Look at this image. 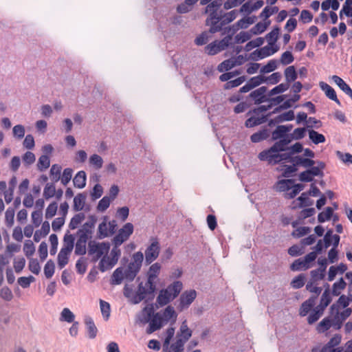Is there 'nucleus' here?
I'll return each mask as SVG.
<instances>
[{"mask_svg": "<svg viewBox=\"0 0 352 352\" xmlns=\"http://www.w3.org/2000/svg\"><path fill=\"white\" fill-rule=\"evenodd\" d=\"M182 288V283L179 280H176L169 285L166 289H161L156 299L158 306L163 307L168 305L177 297Z\"/></svg>", "mask_w": 352, "mask_h": 352, "instance_id": "1", "label": "nucleus"}, {"mask_svg": "<svg viewBox=\"0 0 352 352\" xmlns=\"http://www.w3.org/2000/svg\"><path fill=\"white\" fill-rule=\"evenodd\" d=\"M143 311L146 315L141 320L143 323L149 322V327L146 329V333L151 334L154 331L161 329L163 326L164 318L160 312L154 313V309L151 305V307H145Z\"/></svg>", "mask_w": 352, "mask_h": 352, "instance_id": "2", "label": "nucleus"}, {"mask_svg": "<svg viewBox=\"0 0 352 352\" xmlns=\"http://www.w3.org/2000/svg\"><path fill=\"white\" fill-rule=\"evenodd\" d=\"M109 242H96V241H89L88 242V255L90 256L92 263L97 262L104 255L107 254L110 249Z\"/></svg>", "mask_w": 352, "mask_h": 352, "instance_id": "3", "label": "nucleus"}, {"mask_svg": "<svg viewBox=\"0 0 352 352\" xmlns=\"http://www.w3.org/2000/svg\"><path fill=\"white\" fill-rule=\"evenodd\" d=\"M113 245L110 255H104L99 262L98 268L102 272L113 268L117 264L121 255V250L119 248L120 245H116V244H113Z\"/></svg>", "mask_w": 352, "mask_h": 352, "instance_id": "4", "label": "nucleus"}, {"mask_svg": "<svg viewBox=\"0 0 352 352\" xmlns=\"http://www.w3.org/2000/svg\"><path fill=\"white\" fill-rule=\"evenodd\" d=\"M144 255L142 252H135L132 257V261L128 265L124 271V277L129 281H133L140 270Z\"/></svg>", "mask_w": 352, "mask_h": 352, "instance_id": "5", "label": "nucleus"}, {"mask_svg": "<svg viewBox=\"0 0 352 352\" xmlns=\"http://www.w3.org/2000/svg\"><path fill=\"white\" fill-rule=\"evenodd\" d=\"M156 290L155 283L151 285L147 284V281L144 285L142 282L139 283L138 290L135 293L133 300V304L136 305L140 303L141 301L144 300L147 296H151L152 298L154 296V293Z\"/></svg>", "mask_w": 352, "mask_h": 352, "instance_id": "6", "label": "nucleus"}, {"mask_svg": "<svg viewBox=\"0 0 352 352\" xmlns=\"http://www.w3.org/2000/svg\"><path fill=\"white\" fill-rule=\"evenodd\" d=\"M231 40L232 35H228L221 41H214L206 46V52L208 55H215L228 47Z\"/></svg>", "mask_w": 352, "mask_h": 352, "instance_id": "7", "label": "nucleus"}, {"mask_svg": "<svg viewBox=\"0 0 352 352\" xmlns=\"http://www.w3.org/2000/svg\"><path fill=\"white\" fill-rule=\"evenodd\" d=\"M133 225L131 223H126L121 229L119 230L118 234L113 238L112 244L116 245H121L124 242L127 241L129 236L133 234Z\"/></svg>", "mask_w": 352, "mask_h": 352, "instance_id": "8", "label": "nucleus"}, {"mask_svg": "<svg viewBox=\"0 0 352 352\" xmlns=\"http://www.w3.org/2000/svg\"><path fill=\"white\" fill-rule=\"evenodd\" d=\"M152 243L147 247L145 250V263L150 265L159 256L160 251V245L156 239H152Z\"/></svg>", "mask_w": 352, "mask_h": 352, "instance_id": "9", "label": "nucleus"}, {"mask_svg": "<svg viewBox=\"0 0 352 352\" xmlns=\"http://www.w3.org/2000/svg\"><path fill=\"white\" fill-rule=\"evenodd\" d=\"M280 151H272L271 147L265 149L258 155V158L261 161L267 162L269 165H276L280 163Z\"/></svg>", "mask_w": 352, "mask_h": 352, "instance_id": "10", "label": "nucleus"}, {"mask_svg": "<svg viewBox=\"0 0 352 352\" xmlns=\"http://www.w3.org/2000/svg\"><path fill=\"white\" fill-rule=\"evenodd\" d=\"M197 296V292L194 289L185 291L179 298V303L177 309L182 311L183 310L189 307L192 302L195 300Z\"/></svg>", "mask_w": 352, "mask_h": 352, "instance_id": "11", "label": "nucleus"}, {"mask_svg": "<svg viewBox=\"0 0 352 352\" xmlns=\"http://www.w3.org/2000/svg\"><path fill=\"white\" fill-rule=\"evenodd\" d=\"M97 221V219L95 216H89V220L85 222L81 228H80L77 232V236H84L86 239H91L92 237V234L94 232V228L95 227L96 223Z\"/></svg>", "mask_w": 352, "mask_h": 352, "instance_id": "12", "label": "nucleus"}, {"mask_svg": "<svg viewBox=\"0 0 352 352\" xmlns=\"http://www.w3.org/2000/svg\"><path fill=\"white\" fill-rule=\"evenodd\" d=\"M278 47L277 46L272 48L268 46H265L259 50L254 51L250 54V58L254 60H258L274 54L278 51Z\"/></svg>", "mask_w": 352, "mask_h": 352, "instance_id": "13", "label": "nucleus"}, {"mask_svg": "<svg viewBox=\"0 0 352 352\" xmlns=\"http://www.w3.org/2000/svg\"><path fill=\"white\" fill-rule=\"evenodd\" d=\"M265 82V79H264V76L258 75L256 76H254L251 78L247 83L240 88V93H246L252 89L259 86L262 83Z\"/></svg>", "mask_w": 352, "mask_h": 352, "instance_id": "14", "label": "nucleus"}, {"mask_svg": "<svg viewBox=\"0 0 352 352\" xmlns=\"http://www.w3.org/2000/svg\"><path fill=\"white\" fill-rule=\"evenodd\" d=\"M267 90V88L266 87H261L252 91L250 94L249 97L254 101L255 104H260L268 100V98L265 95Z\"/></svg>", "mask_w": 352, "mask_h": 352, "instance_id": "15", "label": "nucleus"}, {"mask_svg": "<svg viewBox=\"0 0 352 352\" xmlns=\"http://www.w3.org/2000/svg\"><path fill=\"white\" fill-rule=\"evenodd\" d=\"M161 265L159 263H155L151 265L147 272V284L152 286V283H155V280L160 274Z\"/></svg>", "mask_w": 352, "mask_h": 352, "instance_id": "16", "label": "nucleus"}, {"mask_svg": "<svg viewBox=\"0 0 352 352\" xmlns=\"http://www.w3.org/2000/svg\"><path fill=\"white\" fill-rule=\"evenodd\" d=\"M192 331L188 328L187 321L185 320L182 322L180 326L177 337L178 339L182 340V341L186 343L192 336Z\"/></svg>", "mask_w": 352, "mask_h": 352, "instance_id": "17", "label": "nucleus"}, {"mask_svg": "<svg viewBox=\"0 0 352 352\" xmlns=\"http://www.w3.org/2000/svg\"><path fill=\"white\" fill-rule=\"evenodd\" d=\"M292 139L290 135L285 136V138H282L279 139V140L276 141L272 146V151H286L288 150L289 147L287 146L292 142Z\"/></svg>", "mask_w": 352, "mask_h": 352, "instance_id": "18", "label": "nucleus"}, {"mask_svg": "<svg viewBox=\"0 0 352 352\" xmlns=\"http://www.w3.org/2000/svg\"><path fill=\"white\" fill-rule=\"evenodd\" d=\"M316 296H311L303 302L299 309V315L304 317L308 314L316 304Z\"/></svg>", "mask_w": 352, "mask_h": 352, "instance_id": "19", "label": "nucleus"}, {"mask_svg": "<svg viewBox=\"0 0 352 352\" xmlns=\"http://www.w3.org/2000/svg\"><path fill=\"white\" fill-rule=\"evenodd\" d=\"M319 85L321 89L324 91L327 97L340 105V102L337 97L335 90L330 85L324 82H320Z\"/></svg>", "mask_w": 352, "mask_h": 352, "instance_id": "20", "label": "nucleus"}, {"mask_svg": "<svg viewBox=\"0 0 352 352\" xmlns=\"http://www.w3.org/2000/svg\"><path fill=\"white\" fill-rule=\"evenodd\" d=\"M88 240L89 239H86L84 236H78V239L75 245V254L82 256L86 254V244Z\"/></svg>", "mask_w": 352, "mask_h": 352, "instance_id": "21", "label": "nucleus"}, {"mask_svg": "<svg viewBox=\"0 0 352 352\" xmlns=\"http://www.w3.org/2000/svg\"><path fill=\"white\" fill-rule=\"evenodd\" d=\"M333 82L339 87V88L348 95L352 100V89L351 87L338 76L333 75L331 77Z\"/></svg>", "mask_w": 352, "mask_h": 352, "instance_id": "22", "label": "nucleus"}, {"mask_svg": "<svg viewBox=\"0 0 352 352\" xmlns=\"http://www.w3.org/2000/svg\"><path fill=\"white\" fill-rule=\"evenodd\" d=\"M332 327L331 318L327 316L324 318L316 326V331L318 333H323Z\"/></svg>", "mask_w": 352, "mask_h": 352, "instance_id": "23", "label": "nucleus"}, {"mask_svg": "<svg viewBox=\"0 0 352 352\" xmlns=\"http://www.w3.org/2000/svg\"><path fill=\"white\" fill-rule=\"evenodd\" d=\"M86 173L84 170H80L75 175L73 183L75 187L78 188H83L86 185Z\"/></svg>", "mask_w": 352, "mask_h": 352, "instance_id": "24", "label": "nucleus"}, {"mask_svg": "<svg viewBox=\"0 0 352 352\" xmlns=\"http://www.w3.org/2000/svg\"><path fill=\"white\" fill-rule=\"evenodd\" d=\"M270 136V131L267 129H263L250 136V140L254 143L260 142L267 139Z\"/></svg>", "mask_w": 352, "mask_h": 352, "instance_id": "25", "label": "nucleus"}, {"mask_svg": "<svg viewBox=\"0 0 352 352\" xmlns=\"http://www.w3.org/2000/svg\"><path fill=\"white\" fill-rule=\"evenodd\" d=\"M316 164H317V166H315L314 165L310 168H308V170L313 177L318 176L322 177L324 176L323 170L325 168L324 162L322 161H317L316 162Z\"/></svg>", "mask_w": 352, "mask_h": 352, "instance_id": "26", "label": "nucleus"}, {"mask_svg": "<svg viewBox=\"0 0 352 352\" xmlns=\"http://www.w3.org/2000/svg\"><path fill=\"white\" fill-rule=\"evenodd\" d=\"M124 277V272L122 267H118L113 272L111 278V285L121 284Z\"/></svg>", "mask_w": 352, "mask_h": 352, "instance_id": "27", "label": "nucleus"}, {"mask_svg": "<svg viewBox=\"0 0 352 352\" xmlns=\"http://www.w3.org/2000/svg\"><path fill=\"white\" fill-rule=\"evenodd\" d=\"M85 323L87 328L89 338L91 339L95 338L97 335L98 329L92 318L89 316H87L85 318Z\"/></svg>", "mask_w": 352, "mask_h": 352, "instance_id": "28", "label": "nucleus"}, {"mask_svg": "<svg viewBox=\"0 0 352 352\" xmlns=\"http://www.w3.org/2000/svg\"><path fill=\"white\" fill-rule=\"evenodd\" d=\"M74 236L72 234H65L63 239V247L61 250L71 254L74 246Z\"/></svg>", "mask_w": 352, "mask_h": 352, "instance_id": "29", "label": "nucleus"}, {"mask_svg": "<svg viewBox=\"0 0 352 352\" xmlns=\"http://www.w3.org/2000/svg\"><path fill=\"white\" fill-rule=\"evenodd\" d=\"M85 200V195L83 193L78 194L74 199V210L75 211L82 210L84 208Z\"/></svg>", "mask_w": 352, "mask_h": 352, "instance_id": "30", "label": "nucleus"}, {"mask_svg": "<svg viewBox=\"0 0 352 352\" xmlns=\"http://www.w3.org/2000/svg\"><path fill=\"white\" fill-rule=\"evenodd\" d=\"M109 234L110 233L108 225L107 223V219L105 217L104 221L99 224L97 238L99 239H102L109 236Z\"/></svg>", "mask_w": 352, "mask_h": 352, "instance_id": "31", "label": "nucleus"}, {"mask_svg": "<svg viewBox=\"0 0 352 352\" xmlns=\"http://www.w3.org/2000/svg\"><path fill=\"white\" fill-rule=\"evenodd\" d=\"M284 74L285 76L286 82L289 84L291 82L295 81L298 77L294 66H289L285 69Z\"/></svg>", "mask_w": 352, "mask_h": 352, "instance_id": "32", "label": "nucleus"}, {"mask_svg": "<svg viewBox=\"0 0 352 352\" xmlns=\"http://www.w3.org/2000/svg\"><path fill=\"white\" fill-rule=\"evenodd\" d=\"M85 215L84 213H78L75 214L71 219L69 223V228L71 230L76 229L85 219Z\"/></svg>", "mask_w": 352, "mask_h": 352, "instance_id": "33", "label": "nucleus"}, {"mask_svg": "<svg viewBox=\"0 0 352 352\" xmlns=\"http://www.w3.org/2000/svg\"><path fill=\"white\" fill-rule=\"evenodd\" d=\"M309 137L315 144L323 143L325 142V137L314 130H309Z\"/></svg>", "mask_w": 352, "mask_h": 352, "instance_id": "34", "label": "nucleus"}, {"mask_svg": "<svg viewBox=\"0 0 352 352\" xmlns=\"http://www.w3.org/2000/svg\"><path fill=\"white\" fill-rule=\"evenodd\" d=\"M162 316L164 318V321L168 322L171 318H173L175 321L177 318V315L174 308L172 306L169 305L165 308Z\"/></svg>", "mask_w": 352, "mask_h": 352, "instance_id": "35", "label": "nucleus"}, {"mask_svg": "<svg viewBox=\"0 0 352 352\" xmlns=\"http://www.w3.org/2000/svg\"><path fill=\"white\" fill-rule=\"evenodd\" d=\"M69 255L70 253L60 249L57 258L58 265L60 269L63 268L68 263Z\"/></svg>", "mask_w": 352, "mask_h": 352, "instance_id": "36", "label": "nucleus"}, {"mask_svg": "<svg viewBox=\"0 0 352 352\" xmlns=\"http://www.w3.org/2000/svg\"><path fill=\"white\" fill-rule=\"evenodd\" d=\"M309 267L310 265H307L302 258L295 260L290 266V269L292 271H299L300 270H306Z\"/></svg>", "mask_w": 352, "mask_h": 352, "instance_id": "37", "label": "nucleus"}, {"mask_svg": "<svg viewBox=\"0 0 352 352\" xmlns=\"http://www.w3.org/2000/svg\"><path fill=\"white\" fill-rule=\"evenodd\" d=\"M342 341V336L340 334H335L328 342L327 344L324 345L326 350L330 349L333 347L338 346Z\"/></svg>", "mask_w": 352, "mask_h": 352, "instance_id": "38", "label": "nucleus"}, {"mask_svg": "<svg viewBox=\"0 0 352 352\" xmlns=\"http://www.w3.org/2000/svg\"><path fill=\"white\" fill-rule=\"evenodd\" d=\"M265 121H266L265 116H263L261 118L251 117L245 121V126L247 128H252L255 126L264 123Z\"/></svg>", "mask_w": 352, "mask_h": 352, "instance_id": "39", "label": "nucleus"}, {"mask_svg": "<svg viewBox=\"0 0 352 352\" xmlns=\"http://www.w3.org/2000/svg\"><path fill=\"white\" fill-rule=\"evenodd\" d=\"M50 166V160L47 155H42L37 163V168L40 171H43Z\"/></svg>", "mask_w": 352, "mask_h": 352, "instance_id": "40", "label": "nucleus"}, {"mask_svg": "<svg viewBox=\"0 0 352 352\" xmlns=\"http://www.w3.org/2000/svg\"><path fill=\"white\" fill-rule=\"evenodd\" d=\"M288 135L289 134L286 133L283 125H278L272 133V140L275 141Z\"/></svg>", "mask_w": 352, "mask_h": 352, "instance_id": "41", "label": "nucleus"}, {"mask_svg": "<svg viewBox=\"0 0 352 352\" xmlns=\"http://www.w3.org/2000/svg\"><path fill=\"white\" fill-rule=\"evenodd\" d=\"M61 166L58 164H53L50 168V174L51 179L57 182L60 179Z\"/></svg>", "mask_w": 352, "mask_h": 352, "instance_id": "42", "label": "nucleus"}, {"mask_svg": "<svg viewBox=\"0 0 352 352\" xmlns=\"http://www.w3.org/2000/svg\"><path fill=\"white\" fill-rule=\"evenodd\" d=\"M279 31V28L276 26L266 35L265 38L270 45L275 44L278 37Z\"/></svg>", "mask_w": 352, "mask_h": 352, "instance_id": "43", "label": "nucleus"}, {"mask_svg": "<svg viewBox=\"0 0 352 352\" xmlns=\"http://www.w3.org/2000/svg\"><path fill=\"white\" fill-rule=\"evenodd\" d=\"M346 285V282L342 278H340L338 282H336L333 285L332 294L338 296L340 294V291L345 289Z\"/></svg>", "mask_w": 352, "mask_h": 352, "instance_id": "44", "label": "nucleus"}, {"mask_svg": "<svg viewBox=\"0 0 352 352\" xmlns=\"http://www.w3.org/2000/svg\"><path fill=\"white\" fill-rule=\"evenodd\" d=\"M184 342L177 338L175 343L169 344L168 350L164 351V352H183Z\"/></svg>", "mask_w": 352, "mask_h": 352, "instance_id": "45", "label": "nucleus"}, {"mask_svg": "<svg viewBox=\"0 0 352 352\" xmlns=\"http://www.w3.org/2000/svg\"><path fill=\"white\" fill-rule=\"evenodd\" d=\"M333 209L331 207H327L324 212H321L318 215V221L320 223H323L325 221L329 220L333 216Z\"/></svg>", "mask_w": 352, "mask_h": 352, "instance_id": "46", "label": "nucleus"}, {"mask_svg": "<svg viewBox=\"0 0 352 352\" xmlns=\"http://www.w3.org/2000/svg\"><path fill=\"white\" fill-rule=\"evenodd\" d=\"M23 252L25 255L30 258L35 252V246L31 240H26L23 245Z\"/></svg>", "mask_w": 352, "mask_h": 352, "instance_id": "47", "label": "nucleus"}, {"mask_svg": "<svg viewBox=\"0 0 352 352\" xmlns=\"http://www.w3.org/2000/svg\"><path fill=\"white\" fill-rule=\"evenodd\" d=\"M304 187V185L302 184H294L292 186V191L286 193L285 197L289 199L294 198L301 190H303Z\"/></svg>", "mask_w": 352, "mask_h": 352, "instance_id": "48", "label": "nucleus"}, {"mask_svg": "<svg viewBox=\"0 0 352 352\" xmlns=\"http://www.w3.org/2000/svg\"><path fill=\"white\" fill-rule=\"evenodd\" d=\"M294 180L292 179H282L278 182V188L279 191L284 192L292 188Z\"/></svg>", "mask_w": 352, "mask_h": 352, "instance_id": "49", "label": "nucleus"}, {"mask_svg": "<svg viewBox=\"0 0 352 352\" xmlns=\"http://www.w3.org/2000/svg\"><path fill=\"white\" fill-rule=\"evenodd\" d=\"M245 80H246L245 76H240L238 78H236L234 80H230L224 85V89H232L234 87H236L241 85L244 81H245Z\"/></svg>", "mask_w": 352, "mask_h": 352, "instance_id": "50", "label": "nucleus"}, {"mask_svg": "<svg viewBox=\"0 0 352 352\" xmlns=\"http://www.w3.org/2000/svg\"><path fill=\"white\" fill-rule=\"evenodd\" d=\"M55 264L52 260H49L44 267V274L47 278H50L54 274Z\"/></svg>", "mask_w": 352, "mask_h": 352, "instance_id": "51", "label": "nucleus"}, {"mask_svg": "<svg viewBox=\"0 0 352 352\" xmlns=\"http://www.w3.org/2000/svg\"><path fill=\"white\" fill-rule=\"evenodd\" d=\"M270 23V21H267V23L258 22L250 30V32L252 34L255 35L261 34L265 31Z\"/></svg>", "mask_w": 352, "mask_h": 352, "instance_id": "52", "label": "nucleus"}, {"mask_svg": "<svg viewBox=\"0 0 352 352\" xmlns=\"http://www.w3.org/2000/svg\"><path fill=\"white\" fill-rule=\"evenodd\" d=\"M309 195L307 192H302L300 197H298L297 200H298L300 203L299 205V208H303L305 206H310L313 204V200L309 198Z\"/></svg>", "mask_w": 352, "mask_h": 352, "instance_id": "53", "label": "nucleus"}, {"mask_svg": "<svg viewBox=\"0 0 352 352\" xmlns=\"http://www.w3.org/2000/svg\"><path fill=\"white\" fill-rule=\"evenodd\" d=\"M305 276L303 274H300L296 276L291 282V286L294 289H300L305 285Z\"/></svg>", "mask_w": 352, "mask_h": 352, "instance_id": "54", "label": "nucleus"}, {"mask_svg": "<svg viewBox=\"0 0 352 352\" xmlns=\"http://www.w3.org/2000/svg\"><path fill=\"white\" fill-rule=\"evenodd\" d=\"M289 87V84L288 83H281L276 87H274L270 92L268 93V96L271 97L274 95L283 93L287 91Z\"/></svg>", "mask_w": 352, "mask_h": 352, "instance_id": "55", "label": "nucleus"}, {"mask_svg": "<svg viewBox=\"0 0 352 352\" xmlns=\"http://www.w3.org/2000/svg\"><path fill=\"white\" fill-rule=\"evenodd\" d=\"M56 188L54 184L47 183L43 190V196L46 199H49L55 196Z\"/></svg>", "mask_w": 352, "mask_h": 352, "instance_id": "56", "label": "nucleus"}, {"mask_svg": "<svg viewBox=\"0 0 352 352\" xmlns=\"http://www.w3.org/2000/svg\"><path fill=\"white\" fill-rule=\"evenodd\" d=\"M325 272L320 269H316L310 272L311 278L309 281L316 283L318 280H322L325 276Z\"/></svg>", "mask_w": 352, "mask_h": 352, "instance_id": "57", "label": "nucleus"}, {"mask_svg": "<svg viewBox=\"0 0 352 352\" xmlns=\"http://www.w3.org/2000/svg\"><path fill=\"white\" fill-rule=\"evenodd\" d=\"M263 42H264V40H263V38H261V37L256 38V39L250 41V42H248L245 45V46L244 47V50L246 52H249V51H250L252 49H253L254 47H257L261 46L263 45Z\"/></svg>", "mask_w": 352, "mask_h": 352, "instance_id": "58", "label": "nucleus"}, {"mask_svg": "<svg viewBox=\"0 0 352 352\" xmlns=\"http://www.w3.org/2000/svg\"><path fill=\"white\" fill-rule=\"evenodd\" d=\"M100 307L102 314L105 320H108L110 316V305L109 302L100 300Z\"/></svg>", "mask_w": 352, "mask_h": 352, "instance_id": "59", "label": "nucleus"}, {"mask_svg": "<svg viewBox=\"0 0 352 352\" xmlns=\"http://www.w3.org/2000/svg\"><path fill=\"white\" fill-rule=\"evenodd\" d=\"M294 118V112L292 110H289L276 117V121L280 122H283L284 121H291L293 120Z\"/></svg>", "mask_w": 352, "mask_h": 352, "instance_id": "60", "label": "nucleus"}, {"mask_svg": "<svg viewBox=\"0 0 352 352\" xmlns=\"http://www.w3.org/2000/svg\"><path fill=\"white\" fill-rule=\"evenodd\" d=\"M28 268L33 274L36 275L38 274L41 271V266L36 258H30Z\"/></svg>", "mask_w": 352, "mask_h": 352, "instance_id": "61", "label": "nucleus"}, {"mask_svg": "<svg viewBox=\"0 0 352 352\" xmlns=\"http://www.w3.org/2000/svg\"><path fill=\"white\" fill-rule=\"evenodd\" d=\"M235 66L236 63H234L233 59H228L219 65L218 70L221 72H223L224 70L228 71Z\"/></svg>", "mask_w": 352, "mask_h": 352, "instance_id": "62", "label": "nucleus"}, {"mask_svg": "<svg viewBox=\"0 0 352 352\" xmlns=\"http://www.w3.org/2000/svg\"><path fill=\"white\" fill-rule=\"evenodd\" d=\"M111 201L108 196H104L99 201L97 210L100 212L105 211L109 207Z\"/></svg>", "mask_w": 352, "mask_h": 352, "instance_id": "63", "label": "nucleus"}, {"mask_svg": "<svg viewBox=\"0 0 352 352\" xmlns=\"http://www.w3.org/2000/svg\"><path fill=\"white\" fill-rule=\"evenodd\" d=\"M89 163L96 169H100L102 167L103 160L100 155L94 154L89 158Z\"/></svg>", "mask_w": 352, "mask_h": 352, "instance_id": "64", "label": "nucleus"}]
</instances>
